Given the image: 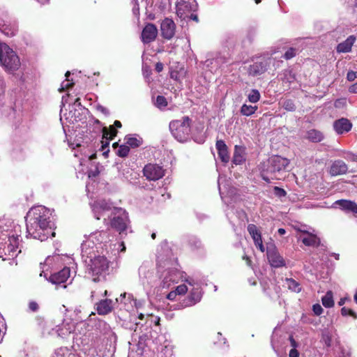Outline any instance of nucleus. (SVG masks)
I'll return each mask as SVG.
<instances>
[{
	"mask_svg": "<svg viewBox=\"0 0 357 357\" xmlns=\"http://www.w3.org/2000/svg\"><path fill=\"white\" fill-rule=\"evenodd\" d=\"M341 314L343 317L350 316L354 319H357V314L351 309L343 307L341 309Z\"/></svg>",
	"mask_w": 357,
	"mask_h": 357,
	"instance_id": "a19ab883",
	"label": "nucleus"
},
{
	"mask_svg": "<svg viewBox=\"0 0 357 357\" xmlns=\"http://www.w3.org/2000/svg\"><path fill=\"white\" fill-rule=\"evenodd\" d=\"M113 126H114V127H116V128H121L122 124H121V123L119 121L116 120V121H114V123Z\"/></svg>",
	"mask_w": 357,
	"mask_h": 357,
	"instance_id": "13d9d810",
	"label": "nucleus"
},
{
	"mask_svg": "<svg viewBox=\"0 0 357 357\" xmlns=\"http://www.w3.org/2000/svg\"><path fill=\"white\" fill-rule=\"evenodd\" d=\"M176 24L168 17L165 18L160 24V31L162 38L167 40L172 39L175 35Z\"/></svg>",
	"mask_w": 357,
	"mask_h": 357,
	"instance_id": "ddd939ff",
	"label": "nucleus"
},
{
	"mask_svg": "<svg viewBox=\"0 0 357 357\" xmlns=\"http://www.w3.org/2000/svg\"><path fill=\"white\" fill-rule=\"evenodd\" d=\"M126 144L131 148H137L142 144V139H137L130 135H127L125 137Z\"/></svg>",
	"mask_w": 357,
	"mask_h": 357,
	"instance_id": "72a5a7b5",
	"label": "nucleus"
},
{
	"mask_svg": "<svg viewBox=\"0 0 357 357\" xmlns=\"http://www.w3.org/2000/svg\"><path fill=\"white\" fill-rule=\"evenodd\" d=\"M52 357H77V356L68 347H60L55 350Z\"/></svg>",
	"mask_w": 357,
	"mask_h": 357,
	"instance_id": "c85d7f7f",
	"label": "nucleus"
},
{
	"mask_svg": "<svg viewBox=\"0 0 357 357\" xmlns=\"http://www.w3.org/2000/svg\"><path fill=\"white\" fill-rule=\"evenodd\" d=\"M163 63H161V62H158L156 64H155V70H156V72L158 73H160L161 71H162L163 70Z\"/></svg>",
	"mask_w": 357,
	"mask_h": 357,
	"instance_id": "603ef678",
	"label": "nucleus"
},
{
	"mask_svg": "<svg viewBox=\"0 0 357 357\" xmlns=\"http://www.w3.org/2000/svg\"><path fill=\"white\" fill-rule=\"evenodd\" d=\"M305 139L313 143H319L324 139V135L320 130L310 129L306 132Z\"/></svg>",
	"mask_w": 357,
	"mask_h": 357,
	"instance_id": "393cba45",
	"label": "nucleus"
},
{
	"mask_svg": "<svg viewBox=\"0 0 357 357\" xmlns=\"http://www.w3.org/2000/svg\"><path fill=\"white\" fill-rule=\"evenodd\" d=\"M86 240H84L81 244V255L82 260L84 263H87V260L89 258V245H87V236L84 235Z\"/></svg>",
	"mask_w": 357,
	"mask_h": 357,
	"instance_id": "7c9ffc66",
	"label": "nucleus"
},
{
	"mask_svg": "<svg viewBox=\"0 0 357 357\" xmlns=\"http://www.w3.org/2000/svg\"><path fill=\"white\" fill-rule=\"evenodd\" d=\"M121 252H126V245H125L124 242L121 243Z\"/></svg>",
	"mask_w": 357,
	"mask_h": 357,
	"instance_id": "e2e57ef3",
	"label": "nucleus"
},
{
	"mask_svg": "<svg viewBox=\"0 0 357 357\" xmlns=\"http://www.w3.org/2000/svg\"><path fill=\"white\" fill-rule=\"evenodd\" d=\"M357 78V71L349 70L347 74V79L349 82H353Z\"/></svg>",
	"mask_w": 357,
	"mask_h": 357,
	"instance_id": "de8ad7c7",
	"label": "nucleus"
},
{
	"mask_svg": "<svg viewBox=\"0 0 357 357\" xmlns=\"http://www.w3.org/2000/svg\"><path fill=\"white\" fill-rule=\"evenodd\" d=\"M323 339L324 340L325 344L327 347H330L331 344V338L330 337V336L329 335H324Z\"/></svg>",
	"mask_w": 357,
	"mask_h": 357,
	"instance_id": "864d4df0",
	"label": "nucleus"
},
{
	"mask_svg": "<svg viewBox=\"0 0 357 357\" xmlns=\"http://www.w3.org/2000/svg\"><path fill=\"white\" fill-rule=\"evenodd\" d=\"M243 259L246 260V262H247L248 265H249V266L251 265L252 261H251V259H250L249 257L245 256V257H243Z\"/></svg>",
	"mask_w": 357,
	"mask_h": 357,
	"instance_id": "052dcab7",
	"label": "nucleus"
},
{
	"mask_svg": "<svg viewBox=\"0 0 357 357\" xmlns=\"http://www.w3.org/2000/svg\"><path fill=\"white\" fill-rule=\"evenodd\" d=\"M287 284H288L289 288L290 289H292L294 291H300L299 284L296 280H294V279H292V278H287Z\"/></svg>",
	"mask_w": 357,
	"mask_h": 357,
	"instance_id": "79ce46f5",
	"label": "nucleus"
},
{
	"mask_svg": "<svg viewBox=\"0 0 357 357\" xmlns=\"http://www.w3.org/2000/svg\"><path fill=\"white\" fill-rule=\"evenodd\" d=\"M70 75V73L69 71H67L66 73L65 76L66 79L61 83V87L59 89V91L60 92L64 91L65 90H68L74 85V82H73V80L69 79Z\"/></svg>",
	"mask_w": 357,
	"mask_h": 357,
	"instance_id": "c9c22d12",
	"label": "nucleus"
},
{
	"mask_svg": "<svg viewBox=\"0 0 357 357\" xmlns=\"http://www.w3.org/2000/svg\"><path fill=\"white\" fill-rule=\"evenodd\" d=\"M268 63L266 61L255 62L250 65L248 73L249 75L255 77L264 74L267 70Z\"/></svg>",
	"mask_w": 357,
	"mask_h": 357,
	"instance_id": "412c9836",
	"label": "nucleus"
},
{
	"mask_svg": "<svg viewBox=\"0 0 357 357\" xmlns=\"http://www.w3.org/2000/svg\"><path fill=\"white\" fill-rule=\"evenodd\" d=\"M321 302L323 305L325 307H332L334 306V301H333V295L331 291H328L326 292L325 296H324L321 298Z\"/></svg>",
	"mask_w": 357,
	"mask_h": 357,
	"instance_id": "473e14b6",
	"label": "nucleus"
},
{
	"mask_svg": "<svg viewBox=\"0 0 357 357\" xmlns=\"http://www.w3.org/2000/svg\"><path fill=\"white\" fill-rule=\"evenodd\" d=\"M98 109L101 111L103 113H105V112H106V109L105 107H103L102 106H98Z\"/></svg>",
	"mask_w": 357,
	"mask_h": 357,
	"instance_id": "69168bd1",
	"label": "nucleus"
},
{
	"mask_svg": "<svg viewBox=\"0 0 357 357\" xmlns=\"http://www.w3.org/2000/svg\"><path fill=\"white\" fill-rule=\"evenodd\" d=\"M86 325H87V323H86V322H81V323H79V324H78L77 325V329H78V328H79V327H81L82 326H86Z\"/></svg>",
	"mask_w": 357,
	"mask_h": 357,
	"instance_id": "0e129e2a",
	"label": "nucleus"
},
{
	"mask_svg": "<svg viewBox=\"0 0 357 357\" xmlns=\"http://www.w3.org/2000/svg\"><path fill=\"white\" fill-rule=\"evenodd\" d=\"M267 258L271 266L274 268H280L285 266V261L279 254L275 247L268 248Z\"/></svg>",
	"mask_w": 357,
	"mask_h": 357,
	"instance_id": "4468645a",
	"label": "nucleus"
},
{
	"mask_svg": "<svg viewBox=\"0 0 357 357\" xmlns=\"http://www.w3.org/2000/svg\"><path fill=\"white\" fill-rule=\"evenodd\" d=\"M289 165V160L280 155H273L271 157L268 162L267 168L263 171L262 178L266 182L270 181L268 176L272 179H282L281 174L284 172Z\"/></svg>",
	"mask_w": 357,
	"mask_h": 357,
	"instance_id": "7ed1b4c3",
	"label": "nucleus"
},
{
	"mask_svg": "<svg viewBox=\"0 0 357 357\" xmlns=\"http://www.w3.org/2000/svg\"><path fill=\"white\" fill-rule=\"evenodd\" d=\"M193 13V12H192V13L189 15L188 17H190L191 20H192L195 21L196 22H199V19H198V16H197V15L194 14V13Z\"/></svg>",
	"mask_w": 357,
	"mask_h": 357,
	"instance_id": "4d7b16f0",
	"label": "nucleus"
},
{
	"mask_svg": "<svg viewBox=\"0 0 357 357\" xmlns=\"http://www.w3.org/2000/svg\"><path fill=\"white\" fill-rule=\"evenodd\" d=\"M283 108L289 112H294L296 110V105L292 100L287 99L283 102Z\"/></svg>",
	"mask_w": 357,
	"mask_h": 357,
	"instance_id": "ea45409f",
	"label": "nucleus"
},
{
	"mask_svg": "<svg viewBox=\"0 0 357 357\" xmlns=\"http://www.w3.org/2000/svg\"><path fill=\"white\" fill-rule=\"evenodd\" d=\"M257 108V106H252L243 104L241 108V114L243 116H249L255 114Z\"/></svg>",
	"mask_w": 357,
	"mask_h": 357,
	"instance_id": "f704fd0d",
	"label": "nucleus"
},
{
	"mask_svg": "<svg viewBox=\"0 0 357 357\" xmlns=\"http://www.w3.org/2000/svg\"><path fill=\"white\" fill-rule=\"evenodd\" d=\"M75 340L78 345L82 344L84 348L85 347H88L89 343V335L88 334V329L85 328L83 333L81 331L76 333Z\"/></svg>",
	"mask_w": 357,
	"mask_h": 357,
	"instance_id": "bb28decb",
	"label": "nucleus"
},
{
	"mask_svg": "<svg viewBox=\"0 0 357 357\" xmlns=\"http://www.w3.org/2000/svg\"><path fill=\"white\" fill-rule=\"evenodd\" d=\"M215 146L221 162L223 163L229 162L230 156L228 151V147L225 142L222 139L217 140Z\"/></svg>",
	"mask_w": 357,
	"mask_h": 357,
	"instance_id": "aec40b11",
	"label": "nucleus"
},
{
	"mask_svg": "<svg viewBox=\"0 0 357 357\" xmlns=\"http://www.w3.org/2000/svg\"><path fill=\"white\" fill-rule=\"evenodd\" d=\"M192 119L189 116H183L180 120H173L169 123V130L174 137L178 142L187 140L190 133Z\"/></svg>",
	"mask_w": 357,
	"mask_h": 357,
	"instance_id": "39448f33",
	"label": "nucleus"
},
{
	"mask_svg": "<svg viewBox=\"0 0 357 357\" xmlns=\"http://www.w3.org/2000/svg\"><path fill=\"white\" fill-rule=\"evenodd\" d=\"M296 53L297 50L296 48L290 47L285 52L284 54V58L286 60L291 59L296 55Z\"/></svg>",
	"mask_w": 357,
	"mask_h": 357,
	"instance_id": "c03bdc74",
	"label": "nucleus"
},
{
	"mask_svg": "<svg viewBox=\"0 0 357 357\" xmlns=\"http://www.w3.org/2000/svg\"><path fill=\"white\" fill-rule=\"evenodd\" d=\"M101 132L102 133V138L100 142L101 147L100 150L102 151L104 157L107 158L109 153V142L116 136L118 131L113 126H110L109 128L102 127Z\"/></svg>",
	"mask_w": 357,
	"mask_h": 357,
	"instance_id": "0eeeda50",
	"label": "nucleus"
},
{
	"mask_svg": "<svg viewBox=\"0 0 357 357\" xmlns=\"http://www.w3.org/2000/svg\"><path fill=\"white\" fill-rule=\"evenodd\" d=\"M348 171L347 165L341 160H335L329 170V173L333 176L345 174Z\"/></svg>",
	"mask_w": 357,
	"mask_h": 357,
	"instance_id": "a211bd4d",
	"label": "nucleus"
},
{
	"mask_svg": "<svg viewBox=\"0 0 357 357\" xmlns=\"http://www.w3.org/2000/svg\"><path fill=\"white\" fill-rule=\"evenodd\" d=\"M197 8L195 0H178L176 3V15L181 19L185 20L192 12L196 11Z\"/></svg>",
	"mask_w": 357,
	"mask_h": 357,
	"instance_id": "6e6552de",
	"label": "nucleus"
},
{
	"mask_svg": "<svg viewBox=\"0 0 357 357\" xmlns=\"http://www.w3.org/2000/svg\"><path fill=\"white\" fill-rule=\"evenodd\" d=\"M29 308L31 311L32 312H36L38 310V305L37 303L34 302V301H31L29 303Z\"/></svg>",
	"mask_w": 357,
	"mask_h": 357,
	"instance_id": "8fccbe9b",
	"label": "nucleus"
},
{
	"mask_svg": "<svg viewBox=\"0 0 357 357\" xmlns=\"http://www.w3.org/2000/svg\"><path fill=\"white\" fill-rule=\"evenodd\" d=\"M202 297V293L201 287L199 286L193 287L190 290L188 296L179 303V306L181 308L193 306L201 301Z\"/></svg>",
	"mask_w": 357,
	"mask_h": 357,
	"instance_id": "9d476101",
	"label": "nucleus"
},
{
	"mask_svg": "<svg viewBox=\"0 0 357 357\" xmlns=\"http://www.w3.org/2000/svg\"><path fill=\"white\" fill-rule=\"evenodd\" d=\"M290 341H291V345L293 347H295L296 343V341L294 340V339L292 337H290Z\"/></svg>",
	"mask_w": 357,
	"mask_h": 357,
	"instance_id": "774afa93",
	"label": "nucleus"
},
{
	"mask_svg": "<svg viewBox=\"0 0 357 357\" xmlns=\"http://www.w3.org/2000/svg\"><path fill=\"white\" fill-rule=\"evenodd\" d=\"M260 99V93L258 90L252 89L250 93L248 95V100L250 102L255 103Z\"/></svg>",
	"mask_w": 357,
	"mask_h": 357,
	"instance_id": "58836bf2",
	"label": "nucleus"
},
{
	"mask_svg": "<svg viewBox=\"0 0 357 357\" xmlns=\"http://www.w3.org/2000/svg\"><path fill=\"white\" fill-rule=\"evenodd\" d=\"M165 170L157 164L149 163L143 169V174L149 181H158L165 176Z\"/></svg>",
	"mask_w": 357,
	"mask_h": 357,
	"instance_id": "1a4fd4ad",
	"label": "nucleus"
},
{
	"mask_svg": "<svg viewBox=\"0 0 357 357\" xmlns=\"http://www.w3.org/2000/svg\"><path fill=\"white\" fill-rule=\"evenodd\" d=\"M347 298H340V300L338 302V305L340 306H342L343 305L344 303H345V301H346Z\"/></svg>",
	"mask_w": 357,
	"mask_h": 357,
	"instance_id": "bf43d9fd",
	"label": "nucleus"
},
{
	"mask_svg": "<svg viewBox=\"0 0 357 357\" xmlns=\"http://www.w3.org/2000/svg\"><path fill=\"white\" fill-rule=\"evenodd\" d=\"M158 33L157 26L154 24L147 23L141 33L142 41L144 44H149L156 39Z\"/></svg>",
	"mask_w": 357,
	"mask_h": 357,
	"instance_id": "f8f14e48",
	"label": "nucleus"
},
{
	"mask_svg": "<svg viewBox=\"0 0 357 357\" xmlns=\"http://www.w3.org/2000/svg\"><path fill=\"white\" fill-rule=\"evenodd\" d=\"M111 227L119 233L124 231L127 229L124 218L120 216L114 217L111 220Z\"/></svg>",
	"mask_w": 357,
	"mask_h": 357,
	"instance_id": "a878e982",
	"label": "nucleus"
},
{
	"mask_svg": "<svg viewBox=\"0 0 357 357\" xmlns=\"http://www.w3.org/2000/svg\"><path fill=\"white\" fill-rule=\"evenodd\" d=\"M248 231L250 234L252 238L255 246L261 252H264L265 251V248L263 245L261 233L257 229V227L254 224H249L248 225Z\"/></svg>",
	"mask_w": 357,
	"mask_h": 357,
	"instance_id": "2eb2a0df",
	"label": "nucleus"
},
{
	"mask_svg": "<svg viewBox=\"0 0 357 357\" xmlns=\"http://www.w3.org/2000/svg\"><path fill=\"white\" fill-rule=\"evenodd\" d=\"M109 268V261L104 256H98L91 259V271L94 282L100 281V277L104 278Z\"/></svg>",
	"mask_w": 357,
	"mask_h": 357,
	"instance_id": "423d86ee",
	"label": "nucleus"
},
{
	"mask_svg": "<svg viewBox=\"0 0 357 357\" xmlns=\"http://www.w3.org/2000/svg\"><path fill=\"white\" fill-rule=\"evenodd\" d=\"M356 41V37L349 36L344 41L339 43L336 47L338 53H347L351 51L352 46Z\"/></svg>",
	"mask_w": 357,
	"mask_h": 357,
	"instance_id": "b1692460",
	"label": "nucleus"
},
{
	"mask_svg": "<svg viewBox=\"0 0 357 357\" xmlns=\"http://www.w3.org/2000/svg\"><path fill=\"white\" fill-rule=\"evenodd\" d=\"M69 98V94L62 97V106L64 107L67 103H69V106L68 112L66 111L64 112L63 108L61 109L60 121L63 125L68 123L75 125L73 126L75 132V141L76 146L80 149L75 153V157H80V169L78 170L77 177L82 179L84 176H86L89 178L88 109L82 105L79 98H75L73 104H70L68 101Z\"/></svg>",
	"mask_w": 357,
	"mask_h": 357,
	"instance_id": "f257e3e1",
	"label": "nucleus"
},
{
	"mask_svg": "<svg viewBox=\"0 0 357 357\" xmlns=\"http://www.w3.org/2000/svg\"><path fill=\"white\" fill-rule=\"evenodd\" d=\"M50 209L43 206L31 208L26 215V231L29 236L40 241L46 240L50 234L52 225Z\"/></svg>",
	"mask_w": 357,
	"mask_h": 357,
	"instance_id": "f03ea898",
	"label": "nucleus"
},
{
	"mask_svg": "<svg viewBox=\"0 0 357 357\" xmlns=\"http://www.w3.org/2000/svg\"><path fill=\"white\" fill-rule=\"evenodd\" d=\"M155 105L159 107H165L167 105V101L165 96H158L156 98Z\"/></svg>",
	"mask_w": 357,
	"mask_h": 357,
	"instance_id": "37998d69",
	"label": "nucleus"
},
{
	"mask_svg": "<svg viewBox=\"0 0 357 357\" xmlns=\"http://www.w3.org/2000/svg\"><path fill=\"white\" fill-rule=\"evenodd\" d=\"M177 295V293L176 291H170L167 296V298L169 299V300H171V301H173L175 299L176 296Z\"/></svg>",
	"mask_w": 357,
	"mask_h": 357,
	"instance_id": "5fc2aeb1",
	"label": "nucleus"
},
{
	"mask_svg": "<svg viewBox=\"0 0 357 357\" xmlns=\"http://www.w3.org/2000/svg\"><path fill=\"white\" fill-rule=\"evenodd\" d=\"M335 204L338 205L341 210L347 213H357V204L354 201L339 199L335 202Z\"/></svg>",
	"mask_w": 357,
	"mask_h": 357,
	"instance_id": "5701e85b",
	"label": "nucleus"
},
{
	"mask_svg": "<svg viewBox=\"0 0 357 357\" xmlns=\"http://www.w3.org/2000/svg\"><path fill=\"white\" fill-rule=\"evenodd\" d=\"M70 268L68 267L63 268L61 271L52 274L49 280L52 284H61L65 282L70 277Z\"/></svg>",
	"mask_w": 357,
	"mask_h": 357,
	"instance_id": "4be33fe9",
	"label": "nucleus"
},
{
	"mask_svg": "<svg viewBox=\"0 0 357 357\" xmlns=\"http://www.w3.org/2000/svg\"><path fill=\"white\" fill-rule=\"evenodd\" d=\"M130 152V147L128 145H121L118 151H116V155L121 158L127 157Z\"/></svg>",
	"mask_w": 357,
	"mask_h": 357,
	"instance_id": "e433bc0d",
	"label": "nucleus"
},
{
	"mask_svg": "<svg viewBox=\"0 0 357 357\" xmlns=\"http://www.w3.org/2000/svg\"><path fill=\"white\" fill-rule=\"evenodd\" d=\"M245 160L243 150L238 146H235L232 162L238 165L242 164Z\"/></svg>",
	"mask_w": 357,
	"mask_h": 357,
	"instance_id": "c756f323",
	"label": "nucleus"
},
{
	"mask_svg": "<svg viewBox=\"0 0 357 357\" xmlns=\"http://www.w3.org/2000/svg\"><path fill=\"white\" fill-rule=\"evenodd\" d=\"M304 234H307V236L302 239L303 243L306 246H318L319 245V239L316 235L308 232L307 231H303Z\"/></svg>",
	"mask_w": 357,
	"mask_h": 357,
	"instance_id": "cd10ccee",
	"label": "nucleus"
},
{
	"mask_svg": "<svg viewBox=\"0 0 357 357\" xmlns=\"http://www.w3.org/2000/svg\"><path fill=\"white\" fill-rule=\"evenodd\" d=\"M289 357H298L299 356L298 351L294 348L291 349L289 351Z\"/></svg>",
	"mask_w": 357,
	"mask_h": 357,
	"instance_id": "3c124183",
	"label": "nucleus"
},
{
	"mask_svg": "<svg viewBox=\"0 0 357 357\" xmlns=\"http://www.w3.org/2000/svg\"><path fill=\"white\" fill-rule=\"evenodd\" d=\"M349 91L352 93H357V82L349 86Z\"/></svg>",
	"mask_w": 357,
	"mask_h": 357,
	"instance_id": "6e6d98bb",
	"label": "nucleus"
},
{
	"mask_svg": "<svg viewBox=\"0 0 357 357\" xmlns=\"http://www.w3.org/2000/svg\"><path fill=\"white\" fill-rule=\"evenodd\" d=\"M278 232L280 235H284L286 233V230L283 228H280L278 229Z\"/></svg>",
	"mask_w": 357,
	"mask_h": 357,
	"instance_id": "680f3d73",
	"label": "nucleus"
},
{
	"mask_svg": "<svg viewBox=\"0 0 357 357\" xmlns=\"http://www.w3.org/2000/svg\"><path fill=\"white\" fill-rule=\"evenodd\" d=\"M296 79L295 75L292 73L291 70H287L284 73V78L282 81L284 83L291 84L294 82Z\"/></svg>",
	"mask_w": 357,
	"mask_h": 357,
	"instance_id": "4c0bfd02",
	"label": "nucleus"
},
{
	"mask_svg": "<svg viewBox=\"0 0 357 357\" xmlns=\"http://www.w3.org/2000/svg\"><path fill=\"white\" fill-rule=\"evenodd\" d=\"M19 243V236H10L8 244L3 248L5 255L11 257H17L18 253L21 252L20 250H18Z\"/></svg>",
	"mask_w": 357,
	"mask_h": 357,
	"instance_id": "dca6fc26",
	"label": "nucleus"
},
{
	"mask_svg": "<svg viewBox=\"0 0 357 357\" xmlns=\"http://www.w3.org/2000/svg\"><path fill=\"white\" fill-rule=\"evenodd\" d=\"M176 291L178 295H184L188 291V287L185 284H180L176 288Z\"/></svg>",
	"mask_w": 357,
	"mask_h": 357,
	"instance_id": "49530a36",
	"label": "nucleus"
},
{
	"mask_svg": "<svg viewBox=\"0 0 357 357\" xmlns=\"http://www.w3.org/2000/svg\"><path fill=\"white\" fill-rule=\"evenodd\" d=\"M0 64L7 71H15L21 63L19 56L6 43H0Z\"/></svg>",
	"mask_w": 357,
	"mask_h": 357,
	"instance_id": "20e7f679",
	"label": "nucleus"
},
{
	"mask_svg": "<svg viewBox=\"0 0 357 357\" xmlns=\"http://www.w3.org/2000/svg\"><path fill=\"white\" fill-rule=\"evenodd\" d=\"M57 334V336L62 338H68L75 331V326L71 320H66L52 329Z\"/></svg>",
	"mask_w": 357,
	"mask_h": 357,
	"instance_id": "9b49d317",
	"label": "nucleus"
},
{
	"mask_svg": "<svg viewBox=\"0 0 357 357\" xmlns=\"http://www.w3.org/2000/svg\"><path fill=\"white\" fill-rule=\"evenodd\" d=\"M352 126V123L346 118H341L333 122V129L338 135H342L349 132Z\"/></svg>",
	"mask_w": 357,
	"mask_h": 357,
	"instance_id": "f3484780",
	"label": "nucleus"
},
{
	"mask_svg": "<svg viewBox=\"0 0 357 357\" xmlns=\"http://www.w3.org/2000/svg\"><path fill=\"white\" fill-rule=\"evenodd\" d=\"M274 194L278 197H284L287 195L286 191L280 187L275 186L273 188Z\"/></svg>",
	"mask_w": 357,
	"mask_h": 357,
	"instance_id": "a18cd8bd",
	"label": "nucleus"
},
{
	"mask_svg": "<svg viewBox=\"0 0 357 357\" xmlns=\"http://www.w3.org/2000/svg\"><path fill=\"white\" fill-rule=\"evenodd\" d=\"M0 29H2L3 31L8 36H13L17 32L18 28L16 24H14L12 30H8V25L6 24V22L0 18Z\"/></svg>",
	"mask_w": 357,
	"mask_h": 357,
	"instance_id": "2f4dec72",
	"label": "nucleus"
},
{
	"mask_svg": "<svg viewBox=\"0 0 357 357\" xmlns=\"http://www.w3.org/2000/svg\"><path fill=\"white\" fill-rule=\"evenodd\" d=\"M312 310H313L314 313L317 316L321 314L323 312V308L321 307V306L319 304L313 305Z\"/></svg>",
	"mask_w": 357,
	"mask_h": 357,
	"instance_id": "09e8293b",
	"label": "nucleus"
},
{
	"mask_svg": "<svg viewBox=\"0 0 357 357\" xmlns=\"http://www.w3.org/2000/svg\"><path fill=\"white\" fill-rule=\"evenodd\" d=\"M75 312L77 314H78L79 313H81L82 312V307H79L76 308L75 310Z\"/></svg>",
	"mask_w": 357,
	"mask_h": 357,
	"instance_id": "338daca9",
	"label": "nucleus"
},
{
	"mask_svg": "<svg viewBox=\"0 0 357 357\" xmlns=\"http://www.w3.org/2000/svg\"><path fill=\"white\" fill-rule=\"evenodd\" d=\"M96 310L100 315H106L113 310V301L111 299H103L96 304Z\"/></svg>",
	"mask_w": 357,
	"mask_h": 357,
	"instance_id": "6ab92c4d",
	"label": "nucleus"
}]
</instances>
